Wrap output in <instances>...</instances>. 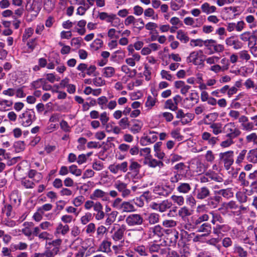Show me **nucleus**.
<instances>
[{
  "label": "nucleus",
  "mask_w": 257,
  "mask_h": 257,
  "mask_svg": "<svg viewBox=\"0 0 257 257\" xmlns=\"http://www.w3.org/2000/svg\"><path fill=\"white\" fill-rule=\"evenodd\" d=\"M73 250L72 257H83L87 250V247L84 246L82 239L77 237L70 245Z\"/></svg>",
  "instance_id": "nucleus-1"
},
{
  "label": "nucleus",
  "mask_w": 257,
  "mask_h": 257,
  "mask_svg": "<svg viewBox=\"0 0 257 257\" xmlns=\"http://www.w3.org/2000/svg\"><path fill=\"white\" fill-rule=\"evenodd\" d=\"M171 199L174 203L178 205V206H182L185 202V199L182 195H173L171 196Z\"/></svg>",
  "instance_id": "nucleus-44"
},
{
  "label": "nucleus",
  "mask_w": 257,
  "mask_h": 257,
  "mask_svg": "<svg viewBox=\"0 0 257 257\" xmlns=\"http://www.w3.org/2000/svg\"><path fill=\"white\" fill-rule=\"evenodd\" d=\"M205 47L209 51V55L215 53H221L225 49L223 45L218 44L217 41L212 39L205 40Z\"/></svg>",
  "instance_id": "nucleus-2"
},
{
  "label": "nucleus",
  "mask_w": 257,
  "mask_h": 257,
  "mask_svg": "<svg viewBox=\"0 0 257 257\" xmlns=\"http://www.w3.org/2000/svg\"><path fill=\"white\" fill-rule=\"evenodd\" d=\"M175 185L169 183L164 185H157L153 189V192L160 196H168L175 189Z\"/></svg>",
  "instance_id": "nucleus-6"
},
{
  "label": "nucleus",
  "mask_w": 257,
  "mask_h": 257,
  "mask_svg": "<svg viewBox=\"0 0 257 257\" xmlns=\"http://www.w3.org/2000/svg\"><path fill=\"white\" fill-rule=\"evenodd\" d=\"M148 247H146L143 245H138L135 246L134 250L138 253L141 256H147L148 255Z\"/></svg>",
  "instance_id": "nucleus-52"
},
{
  "label": "nucleus",
  "mask_w": 257,
  "mask_h": 257,
  "mask_svg": "<svg viewBox=\"0 0 257 257\" xmlns=\"http://www.w3.org/2000/svg\"><path fill=\"white\" fill-rule=\"evenodd\" d=\"M176 38L184 43H186L189 41V38L187 34L182 30L177 31Z\"/></svg>",
  "instance_id": "nucleus-45"
},
{
  "label": "nucleus",
  "mask_w": 257,
  "mask_h": 257,
  "mask_svg": "<svg viewBox=\"0 0 257 257\" xmlns=\"http://www.w3.org/2000/svg\"><path fill=\"white\" fill-rule=\"evenodd\" d=\"M191 183L180 182L176 188L177 191L182 194H188L191 190Z\"/></svg>",
  "instance_id": "nucleus-25"
},
{
  "label": "nucleus",
  "mask_w": 257,
  "mask_h": 257,
  "mask_svg": "<svg viewBox=\"0 0 257 257\" xmlns=\"http://www.w3.org/2000/svg\"><path fill=\"white\" fill-rule=\"evenodd\" d=\"M158 139L157 133L153 131H150L146 136L141 138L140 143L142 146H147L155 143Z\"/></svg>",
  "instance_id": "nucleus-14"
},
{
  "label": "nucleus",
  "mask_w": 257,
  "mask_h": 257,
  "mask_svg": "<svg viewBox=\"0 0 257 257\" xmlns=\"http://www.w3.org/2000/svg\"><path fill=\"white\" fill-rule=\"evenodd\" d=\"M129 51L130 53H131V54L129 53V55H131V57L125 59V62L128 65L133 67L135 66L137 62L140 61L141 56L137 53H134L133 49H129Z\"/></svg>",
  "instance_id": "nucleus-20"
},
{
  "label": "nucleus",
  "mask_w": 257,
  "mask_h": 257,
  "mask_svg": "<svg viewBox=\"0 0 257 257\" xmlns=\"http://www.w3.org/2000/svg\"><path fill=\"white\" fill-rule=\"evenodd\" d=\"M111 242L108 240H103L99 245L100 251L108 253L111 252Z\"/></svg>",
  "instance_id": "nucleus-36"
},
{
  "label": "nucleus",
  "mask_w": 257,
  "mask_h": 257,
  "mask_svg": "<svg viewBox=\"0 0 257 257\" xmlns=\"http://www.w3.org/2000/svg\"><path fill=\"white\" fill-rule=\"evenodd\" d=\"M90 198L92 200L101 199L103 201L109 200L108 194L100 189H95L90 195Z\"/></svg>",
  "instance_id": "nucleus-17"
},
{
  "label": "nucleus",
  "mask_w": 257,
  "mask_h": 257,
  "mask_svg": "<svg viewBox=\"0 0 257 257\" xmlns=\"http://www.w3.org/2000/svg\"><path fill=\"white\" fill-rule=\"evenodd\" d=\"M214 192L215 194L221 195L227 199L230 198L233 196V193L232 191L231 188L220 189L218 191H214Z\"/></svg>",
  "instance_id": "nucleus-33"
},
{
  "label": "nucleus",
  "mask_w": 257,
  "mask_h": 257,
  "mask_svg": "<svg viewBox=\"0 0 257 257\" xmlns=\"http://www.w3.org/2000/svg\"><path fill=\"white\" fill-rule=\"evenodd\" d=\"M164 107L165 108L169 109L172 111H176L178 109V106L175 104L172 99H169L166 101Z\"/></svg>",
  "instance_id": "nucleus-58"
},
{
  "label": "nucleus",
  "mask_w": 257,
  "mask_h": 257,
  "mask_svg": "<svg viewBox=\"0 0 257 257\" xmlns=\"http://www.w3.org/2000/svg\"><path fill=\"white\" fill-rule=\"evenodd\" d=\"M69 171L70 173L77 177L80 176L82 174V170L78 169L77 166L75 165L69 166Z\"/></svg>",
  "instance_id": "nucleus-60"
},
{
  "label": "nucleus",
  "mask_w": 257,
  "mask_h": 257,
  "mask_svg": "<svg viewBox=\"0 0 257 257\" xmlns=\"http://www.w3.org/2000/svg\"><path fill=\"white\" fill-rule=\"evenodd\" d=\"M160 215L155 212L151 213L148 217V221L150 224L154 225L158 223L160 221Z\"/></svg>",
  "instance_id": "nucleus-40"
},
{
  "label": "nucleus",
  "mask_w": 257,
  "mask_h": 257,
  "mask_svg": "<svg viewBox=\"0 0 257 257\" xmlns=\"http://www.w3.org/2000/svg\"><path fill=\"white\" fill-rule=\"evenodd\" d=\"M248 178L252 181L250 186L252 189L256 190L257 191V170L254 171L252 173H250L248 176Z\"/></svg>",
  "instance_id": "nucleus-42"
},
{
  "label": "nucleus",
  "mask_w": 257,
  "mask_h": 257,
  "mask_svg": "<svg viewBox=\"0 0 257 257\" xmlns=\"http://www.w3.org/2000/svg\"><path fill=\"white\" fill-rule=\"evenodd\" d=\"M21 184L26 189H32L35 186V183L33 181L25 178L22 179Z\"/></svg>",
  "instance_id": "nucleus-63"
},
{
  "label": "nucleus",
  "mask_w": 257,
  "mask_h": 257,
  "mask_svg": "<svg viewBox=\"0 0 257 257\" xmlns=\"http://www.w3.org/2000/svg\"><path fill=\"white\" fill-rule=\"evenodd\" d=\"M201 9L203 13L209 15L215 13L217 8L214 6L210 5L208 3H204L201 5Z\"/></svg>",
  "instance_id": "nucleus-30"
},
{
  "label": "nucleus",
  "mask_w": 257,
  "mask_h": 257,
  "mask_svg": "<svg viewBox=\"0 0 257 257\" xmlns=\"http://www.w3.org/2000/svg\"><path fill=\"white\" fill-rule=\"evenodd\" d=\"M143 126V123L139 119H134L132 121V124H130L129 129L134 134L139 133Z\"/></svg>",
  "instance_id": "nucleus-24"
},
{
  "label": "nucleus",
  "mask_w": 257,
  "mask_h": 257,
  "mask_svg": "<svg viewBox=\"0 0 257 257\" xmlns=\"http://www.w3.org/2000/svg\"><path fill=\"white\" fill-rule=\"evenodd\" d=\"M229 227L228 225L223 224H216L215 226L213 228V232L214 234L219 236L220 234H223L229 230Z\"/></svg>",
  "instance_id": "nucleus-29"
},
{
  "label": "nucleus",
  "mask_w": 257,
  "mask_h": 257,
  "mask_svg": "<svg viewBox=\"0 0 257 257\" xmlns=\"http://www.w3.org/2000/svg\"><path fill=\"white\" fill-rule=\"evenodd\" d=\"M238 180L243 186L247 187L249 185V181L246 179V174L244 172H241L239 174Z\"/></svg>",
  "instance_id": "nucleus-61"
},
{
  "label": "nucleus",
  "mask_w": 257,
  "mask_h": 257,
  "mask_svg": "<svg viewBox=\"0 0 257 257\" xmlns=\"http://www.w3.org/2000/svg\"><path fill=\"white\" fill-rule=\"evenodd\" d=\"M246 153L247 150L245 149L241 150L236 153L237 156L235 162L237 165H240L245 160V158H246Z\"/></svg>",
  "instance_id": "nucleus-38"
},
{
  "label": "nucleus",
  "mask_w": 257,
  "mask_h": 257,
  "mask_svg": "<svg viewBox=\"0 0 257 257\" xmlns=\"http://www.w3.org/2000/svg\"><path fill=\"white\" fill-rule=\"evenodd\" d=\"M234 252L237 254L239 257H247L248 256V253L246 250L241 246L235 245L233 247Z\"/></svg>",
  "instance_id": "nucleus-43"
},
{
  "label": "nucleus",
  "mask_w": 257,
  "mask_h": 257,
  "mask_svg": "<svg viewBox=\"0 0 257 257\" xmlns=\"http://www.w3.org/2000/svg\"><path fill=\"white\" fill-rule=\"evenodd\" d=\"M125 230V226L122 225L119 228H118L113 234L111 235L112 240L115 242L122 240L124 236V231Z\"/></svg>",
  "instance_id": "nucleus-22"
},
{
  "label": "nucleus",
  "mask_w": 257,
  "mask_h": 257,
  "mask_svg": "<svg viewBox=\"0 0 257 257\" xmlns=\"http://www.w3.org/2000/svg\"><path fill=\"white\" fill-rule=\"evenodd\" d=\"M92 218L91 213L87 212L81 217L80 222L83 225H86L92 219Z\"/></svg>",
  "instance_id": "nucleus-51"
},
{
  "label": "nucleus",
  "mask_w": 257,
  "mask_h": 257,
  "mask_svg": "<svg viewBox=\"0 0 257 257\" xmlns=\"http://www.w3.org/2000/svg\"><path fill=\"white\" fill-rule=\"evenodd\" d=\"M218 114L217 112H212L205 115L202 121L205 124L210 125L217 119Z\"/></svg>",
  "instance_id": "nucleus-26"
},
{
  "label": "nucleus",
  "mask_w": 257,
  "mask_h": 257,
  "mask_svg": "<svg viewBox=\"0 0 257 257\" xmlns=\"http://www.w3.org/2000/svg\"><path fill=\"white\" fill-rule=\"evenodd\" d=\"M144 221L143 216L139 214H131L125 218V222L129 226L141 225Z\"/></svg>",
  "instance_id": "nucleus-10"
},
{
  "label": "nucleus",
  "mask_w": 257,
  "mask_h": 257,
  "mask_svg": "<svg viewBox=\"0 0 257 257\" xmlns=\"http://www.w3.org/2000/svg\"><path fill=\"white\" fill-rule=\"evenodd\" d=\"M190 45L192 47H202L203 46H205V40L201 39H192L190 40Z\"/></svg>",
  "instance_id": "nucleus-57"
},
{
  "label": "nucleus",
  "mask_w": 257,
  "mask_h": 257,
  "mask_svg": "<svg viewBox=\"0 0 257 257\" xmlns=\"http://www.w3.org/2000/svg\"><path fill=\"white\" fill-rule=\"evenodd\" d=\"M185 5L184 0H171L170 7L173 11H177L183 8Z\"/></svg>",
  "instance_id": "nucleus-27"
},
{
  "label": "nucleus",
  "mask_w": 257,
  "mask_h": 257,
  "mask_svg": "<svg viewBox=\"0 0 257 257\" xmlns=\"http://www.w3.org/2000/svg\"><path fill=\"white\" fill-rule=\"evenodd\" d=\"M177 224V222L173 219H165L162 222V225L166 228H173Z\"/></svg>",
  "instance_id": "nucleus-56"
},
{
  "label": "nucleus",
  "mask_w": 257,
  "mask_h": 257,
  "mask_svg": "<svg viewBox=\"0 0 257 257\" xmlns=\"http://www.w3.org/2000/svg\"><path fill=\"white\" fill-rule=\"evenodd\" d=\"M118 124L122 130H124L127 128H129L130 126L128 118L126 117L121 118L118 121Z\"/></svg>",
  "instance_id": "nucleus-59"
},
{
  "label": "nucleus",
  "mask_w": 257,
  "mask_h": 257,
  "mask_svg": "<svg viewBox=\"0 0 257 257\" xmlns=\"http://www.w3.org/2000/svg\"><path fill=\"white\" fill-rule=\"evenodd\" d=\"M204 57L203 52L201 50L192 51L187 57V62L192 63L195 65H199L204 62Z\"/></svg>",
  "instance_id": "nucleus-7"
},
{
  "label": "nucleus",
  "mask_w": 257,
  "mask_h": 257,
  "mask_svg": "<svg viewBox=\"0 0 257 257\" xmlns=\"http://www.w3.org/2000/svg\"><path fill=\"white\" fill-rule=\"evenodd\" d=\"M85 197L82 195H79L76 197L72 201V204L75 207L80 206L85 201Z\"/></svg>",
  "instance_id": "nucleus-62"
},
{
  "label": "nucleus",
  "mask_w": 257,
  "mask_h": 257,
  "mask_svg": "<svg viewBox=\"0 0 257 257\" xmlns=\"http://www.w3.org/2000/svg\"><path fill=\"white\" fill-rule=\"evenodd\" d=\"M141 167V165L138 162L131 161L129 169L131 171L138 174L139 173Z\"/></svg>",
  "instance_id": "nucleus-53"
},
{
  "label": "nucleus",
  "mask_w": 257,
  "mask_h": 257,
  "mask_svg": "<svg viewBox=\"0 0 257 257\" xmlns=\"http://www.w3.org/2000/svg\"><path fill=\"white\" fill-rule=\"evenodd\" d=\"M245 140L246 143H253L257 145V134L255 133H251L246 136Z\"/></svg>",
  "instance_id": "nucleus-46"
},
{
  "label": "nucleus",
  "mask_w": 257,
  "mask_h": 257,
  "mask_svg": "<svg viewBox=\"0 0 257 257\" xmlns=\"http://www.w3.org/2000/svg\"><path fill=\"white\" fill-rule=\"evenodd\" d=\"M164 229L160 225H156L149 228L148 234L151 238H159L164 235Z\"/></svg>",
  "instance_id": "nucleus-11"
},
{
  "label": "nucleus",
  "mask_w": 257,
  "mask_h": 257,
  "mask_svg": "<svg viewBox=\"0 0 257 257\" xmlns=\"http://www.w3.org/2000/svg\"><path fill=\"white\" fill-rule=\"evenodd\" d=\"M26 10L29 12H34L35 15H37L40 10L39 8L37 7L36 4L34 3L30 4V5L28 4L26 6Z\"/></svg>",
  "instance_id": "nucleus-55"
},
{
  "label": "nucleus",
  "mask_w": 257,
  "mask_h": 257,
  "mask_svg": "<svg viewBox=\"0 0 257 257\" xmlns=\"http://www.w3.org/2000/svg\"><path fill=\"white\" fill-rule=\"evenodd\" d=\"M201 138L203 141H207L208 144L212 146H214L219 141L218 137H213L210 133L207 132L202 133Z\"/></svg>",
  "instance_id": "nucleus-23"
},
{
  "label": "nucleus",
  "mask_w": 257,
  "mask_h": 257,
  "mask_svg": "<svg viewBox=\"0 0 257 257\" xmlns=\"http://www.w3.org/2000/svg\"><path fill=\"white\" fill-rule=\"evenodd\" d=\"M209 127L212 130L213 135L217 136L223 132V127L220 122H213L209 125Z\"/></svg>",
  "instance_id": "nucleus-28"
},
{
  "label": "nucleus",
  "mask_w": 257,
  "mask_h": 257,
  "mask_svg": "<svg viewBox=\"0 0 257 257\" xmlns=\"http://www.w3.org/2000/svg\"><path fill=\"white\" fill-rule=\"evenodd\" d=\"M210 195V191L206 187H202L197 191V198L198 199H204Z\"/></svg>",
  "instance_id": "nucleus-31"
},
{
  "label": "nucleus",
  "mask_w": 257,
  "mask_h": 257,
  "mask_svg": "<svg viewBox=\"0 0 257 257\" xmlns=\"http://www.w3.org/2000/svg\"><path fill=\"white\" fill-rule=\"evenodd\" d=\"M239 38L243 42H248L247 45L248 47L255 46L256 44L255 35H252L249 31H246L241 34L239 35Z\"/></svg>",
  "instance_id": "nucleus-16"
},
{
  "label": "nucleus",
  "mask_w": 257,
  "mask_h": 257,
  "mask_svg": "<svg viewBox=\"0 0 257 257\" xmlns=\"http://www.w3.org/2000/svg\"><path fill=\"white\" fill-rule=\"evenodd\" d=\"M24 227L22 229V232L26 236L29 237L32 234L31 227L34 226L32 222H25L23 223Z\"/></svg>",
  "instance_id": "nucleus-35"
},
{
  "label": "nucleus",
  "mask_w": 257,
  "mask_h": 257,
  "mask_svg": "<svg viewBox=\"0 0 257 257\" xmlns=\"http://www.w3.org/2000/svg\"><path fill=\"white\" fill-rule=\"evenodd\" d=\"M197 231L199 232L204 233L203 235H208L211 232V225L208 223H204L200 225L197 228Z\"/></svg>",
  "instance_id": "nucleus-32"
},
{
  "label": "nucleus",
  "mask_w": 257,
  "mask_h": 257,
  "mask_svg": "<svg viewBox=\"0 0 257 257\" xmlns=\"http://www.w3.org/2000/svg\"><path fill=\"white\" fill-rule=\"evenodd\" d=\"M102 73L104 77L110 78L114 76L115 73V70L113 67L108 66L102 69Z\"/></svg>",
  "instance_id": "nucleus-41"
},
{
  "label": "nucleus",
  "mask_w": 257,
  "mask_h": 257,
  "mask_svg": "<svg viewBox=\"0 0 257 257\" xmlns=\"http://www.w3.org/2000/svg\"><path fill=\"white\" fill-rule=\"evenodd\" d=\"M223 132L226 134V137L227 138L231 139L237 138L241 133L240 130L233 122L225 124L223 126Z\"/></svg>",
  "instance_id": "nucleus-3"
},
{
  "label": "nucleus",
  "mask_w": 257,
  "mask_h": 257,
  "mask_svg": "<svg viewBox=\"0 0 257 257\" xmlns=\"http://www.w3.org/2000/svg\"><path fill=\"white\" fill-rule=\"evenodd\" d=\"M98 17L101 20L111 23L112 27H116L119 25L120 20L115 14H108L105 12H101L99 13Z\"/></svg>",
  "instance_id": "nucleus-8"
},
{
  "label": "nucleus",
  "mask_w": 257,
  "mask_h": 257,
  "mask_svg": "<svg viewBox=\"0 0 257 257\" xmlns=\"http://www.w3.org/2000/svg\"><path fill=\"white\" fill-rule=\"evenodd\" d=\"M93 209L94 212L92 216L96 220L100 221L104 218L105 214L103 211V205L100 202H95V205Z\"/></svg>",
  "instance_id": "nucleus-15"
},
{
  "label": "nucleus",
  "mask_w": 257,
  "mask_h": 257,
  "mask_svg": "<svg viewBox=\"0 0 257 257\" xmlns=\"http://www.w3.org/2000/svg\"><path fill=\"white\" fill-rule=\"evenodd\" d=\"M120 210L122 212H131L135 210V208L131 202L123 201Z\"/></svg>",
  "instance_id": "nucleus-34"
},
{
  "label": "nucleus",
  "mask_w": 257,
  "mask_h": 257,
  "mask_svg": "<svg viewBox=\"0 0 257 257\" xmlns=\"http://www.w3.org/2000/svg\"><path fill=\"white\" fill-rule=\"evenodd\" d=\"M19 118L22 119L21 121L22 125L28 127L35 120L36 116L33 111H27L20 115Z\"/></svg>",
  "instance_id": "nucleus-9"
},
{
  "label": "nucleus",
  "mask_w": 257,
  "mask_h": 257,
  "mask_svg": "<svg viewBox=\"0 0 257 257\" xmlns=\"http://www.w3.org/2000/svg\"><path fill=\"white\" fill-rule=\"evenodd\" d=\"M209 214L212 216V218L211 222L212 224H215L217 222H219L220 223L223 222V219L219 214L215 213L213 211L210 212Z\"/></svg>",
  "instance_id": "nucleus-49"
},
{
  "label": "nucleus",
  "mask_w": 257,
  "mask_h": 257,
  "mask_svg": "<svg viewBox=\"0 0 257 257\" xmlns=\"http://www.w3.org/2000/svg\"><path fill=\"white\" fill-rule=\"evenodd\" d=\"M128 245V242L124 239L121 240L119 243L115 242V244L112 246V250L115 254H120L124 252Z\"/></svg>",
  "instance_id": "nucleus-18"
},
{
  "label": "nucleus",
  "mask_w": 257,
  "mask_h": 257,
  "mask_svg": "<svg viewBox=\"0 0 257 257\" xmlns=\"http://www.w3.org/2000/svg\"><path fill=\"white\" fill-rule=\"evenodd\" d=\"M114 187L118 192L121 193L127 188V184L120 180H117L114 183Z\"/></svg>",
  "instance_id": "nucleus-54"
},
{
  "label": "nucleus",
  "mask_w": 257,
  "mask_h": 257,
  "mask_svg": "<svg viewBox=\"0 0 257 257\" xmlns=\"http://www.w3.org/2000/svg\"><path fill=\"white\" fill-rule=\"evenodd\" d=\"M166 247L162 244L151 243L148 246V249L151 253L159 252L162 255L166 251Z\"/></svg>",
  "instance_id": "nucleus-21"
},
{
  "label": "nucleus",
  "mask_w": 257,
  "mask_h": 257,
  "mask_svg": "<svg viewBox=\"0 0 257 257\" xmlns=\"http://www.w3.org/2000/svg\"><path fill=\"white\" fill-rule=\"evenodd\" d=\"M191 214V211L186 206H183L178 210V215L182 218L190 216Z\"/></svg>",
  "instance_id": "nucleus-47"
},
{
  "label": "nucleus",
  "mask_w": 257,
  "mask_h": 257,
  "mask_svg": "<svg viewBox=\"0 0 257 257\" xmlns=\"http://www.w3.org/2000/svg\"><path fill=\"white\" fill-rule=\"evenodd\" d=\"M225 44L228 46H232L235 50L240 49L242 47V44L240 42L236 36H231L227 38L225 41Z\"/></svg>",
  "instance_id": "nucleus-19"
},
{
  "label": "nucleus",
  "mask_w": 257,
  "mask_h": 257,
  "mask_svg": "<svg viewBox=\"0 0 257 257\" xmlns=\"http://www.w3.org/2000/svg\"><path fill=\"white\" fill-rule=\"evenodd\" d=\"M199 99L198 93L196 92H192L189 96L184 99L185 107L190 108L197 104Z\"/></svg>",
  "instance_id": "nucleus-13"
},
{
  "label": "nucleus",
  "mask_w": 257,
  "mask_h": 257,
  "mask_svg": "<svg viewBox=\"0 0 257 257\" xmlns=\"http://www.w3.org/2000/svg\"><path fill=\"white\" fill-rule=\"evenodd\" d=\"M233 155V151H228L219 154V160L223 163L225 168L227 170L234 162Z\"/></svg>",
  "instance_id": "nucleus-5"
},
{
  "label": "nucleus",
  "mask_w": 257,
  "mask_h": 257,
  "mask_svg": "<svg viewBox=\"0 0 257 257\" xmlns=\"http://www.w3.org/2000/svg\"><path fill=\"white\" fill-rule=\"evenodd\" d=\"M164 166V164L162 161L157 160L154 158H153L151 156L149 165L150 168H156L157 167H158L159 168H161Z\"/></svg>",
  "instance_id": "nucleus-48"
},
{
  "label": "nucleus",
  "mask_w": 257,
  "mask_h": 257,
  "mask_svg": "<svg viewBox=\"0 0 257 257\" xmlns=\"http://www.w3.org/2000/svg\"><path fill=\"white\" fill-rule=\"evenodd\" d=\"M246 159L250 163L255 164L257 163V150L252 149L247 152Z\"/></svg>",
  "instance_id": "nucleus-37"
},
{
  "label": "nucleus",
  "mask_w": 257,
  "mask_h": 257,
  "mask_svg": "<svg viewBox=\"0 0 257 257\" xmlns=\"http://www.w3.org/2000/svg\"><path fill=\"white\" fill-rule=\"evenodd\" d=\"M206 175L210 181L213 180L218 182H221L223 181V179L213 171H209L206 173Z\"/></svg>",
  "instance_id": "nucleus-50"
},
{
  "label": "nucleus",
  "mask_w": 257,
  "mask_h": 257,
  "mask_svg": "<svg viewBox=\"0 0 257 257\" xmlns=\"http://www.w3.org/2000/svg\"><path fill=\"white\" fill-rule=\"evenodd\" d=\"M127 162L126 161L123 162L121 163H114L110 165L108 169L110 172L114 174H117L119 172L125 173L127 170Z\"/></svg>",
  "instance_id": "nucleus-12"
},
{
  "label": "nucleus",
  "mask_w": 257,
  "mask_h": 257,
  "mask_svg": "<svg viewBox=\"0 0 257 257\" xmlns=\"http://www.w3.org/2000/svg\"><path fill=\"white\" fill-rule=\"evenodd\" d=\"M166 251L164 254H162V257H179V255L178 254V253L174 250H171L170 248L166 247Z\"/></svg>",
  "instance_id": "nucleus-64"
},
{
  "label": "nucleus",
  "mask_w": 257,
  "mask_h": 257,
  "mask_svg": "<svg viewBox=\"0 0 257 257\" xmlns=\"http://www.w3.org/2000/svg\"><path fill=\"white\" fill-rule=\"evenodd\" d=\"M172 202L168 199L164 200L160 202H152L150 204V207L160 213L166 212L172 206Z\"/></svg>",
  "instance_id": "nucleus-4"
},
{
  "label": "nucleus",
  "mask_w": 257,
  "mask_h": 257,
  "mask_svg": "<svg viewBox=\"0 0 257 257\" xmlns=\"http://www.w3.org/2000/svg\"><path fill=\"white\" fill-rule=\"evenodd\" d=\"M69 231V226L67 224L63 225L61 223H59L56 227L55 233L65 235Z\"/></svg>",
  "instance_id": "nucleus-39"
}]
</instances>
